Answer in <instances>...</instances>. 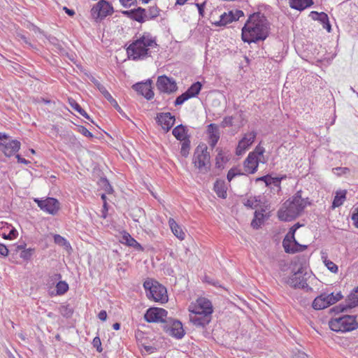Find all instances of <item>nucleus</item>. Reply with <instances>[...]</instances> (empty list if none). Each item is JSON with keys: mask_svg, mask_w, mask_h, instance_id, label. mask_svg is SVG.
<instances>
[{"mask_svg": "<svg viewBox=\"0 0 358 358\" xmlns=\"http://www.w3.org/2000/svg\"><path fill=\"white\" fill-rule=\"evenodd\" d=\"M270 24L266 16L257 12L251 14L242 28L241 38L245 43H257L269 34Z\"/></svg>", "mask_w": 358, "mask_h": 358, "instance_id": "obj_1", "label": "nucleus"}, {"mask_svg": "<svg viewBox=\"0 0 358 358\" xmlns=\"http://www.w3.org/2000/svg\"><path fill=\"white\" fill-rule=\"evenodd\" d=\"M156 40L150 33H144L134 41L127 48L129 59L136 61L143 60L151 56L150 48H156Z\"/></svg>", "mask_w": 358, "mask_h": 358, "instance_id": "obj_2", "label": "nucleus"}, {"mask_svg": "<svg viewBox=\"0 0 358 358\" xmlns=\"http://www.w3.org/2000/svg\"><path fill=\"white\" fill-rule=\"evenodd\" d=\"M308 198L301 196V191L296 192L294 195L287 200L278 210V215L282 221H291L296 218L310 203Z\"/></svg>", "mask_w": 358, "mask_h": 358, "instance_id": "obj_3", "label": "nucleus"}, {"mask_svg": "<svg viewBox=\"0 0 358 358\" xmlns=\"http://www.w3.org/2000/svg\"><path fill=\"white\" fill-rule=\"evenodd\" d=\"M143 287L148 299L161 303L168 301L169 298L166 287L157 281L147 280L143 282Z\"/></svg>", "mask_w": 358, "mask_h": 358, "instance_id": "obj_4", "label": "nucleus"}, {"mask_svg": "<svg viewBox=\"0 0 358 358\" xmlns=\"http://www.w3.org/2000/svg\"><path fill=\"white\" fill-rule=\"evenodd\" d=\"M192 163L202 173H207L210 169V156L206 144H199L194 150Z\"/></svg>", "mask_w": 358, "mask_h": 358, "instance_id": "obj_5", "label": "nucleus"}, {"mask_svg": "<svg viewBox=\"0 0 358 358\" xmlns=\"http://www.w3.org/2000/svg\"><path fill=\"white\" fill-rule=\"evenodd\" d=\"M329 328L336 332L351 331L358 328V322L355 315H345L342 317L332 318L329 322Z\"/></svg>", "mask_w": 358, "mask_h": 358, "instance_id": "obj_6", "label": "nucleus"}, {"mask_svg": "<svg viewBox=\"0 0 358 358\" xmlns=\"http://www.w3.org/2000/svg\"><path fill=\"white\" fill-rule=\"evenodd\" d=\"M168 312L162 308L151 307L149 308L145 315L144 319L149 323H162L164 324L167 319Z\"/></svg>", "mask_w": 358, "mask_h": 358, "instance_id": "obj_7", "label": "nucleus"}, {"mask_svg": "<svg viewBox=\"0 0 358 358\" xmlns=\"http://www.w3.org/2000/svg\"><path fill=\"white\" fill-rule=\"evenodd\" d=\"M162 327L168 335L177 339L182 338L185 335L182 324L179 320L169 317Z\"/></svg>", "mask_w": 358, "mask_h": 358, "instance_id": "obj_8", "label": "nucleus"}, {"mask_svg": "<svg viewBox=\"0 0 358 358\" xmlns=\"http://www.w3.org/2000/svg\"><path fill=\"white\" fill-rule=\"evenodd\" d=\"M310 276V273L301 267L289 277L287 284L294 288H307L308 287L307 280Z\"/></svg>", "mask_w": 358, "mask_h": 358, "instance_id": "obj_9", "label": "nucleus"}, {"mask_svg": "<svg viewBox=\"0 0 358 358\" xmlns=\"http://www.w3.org/2000/svg\"><path fill=\"white\" fill-rule=\"evenodd\" d=\"M91 13L94 17L103 19L113 13V8L106 0H100L92 7Z\"/></svg>", "mask_w": 358, "mask_h": 358, "instance_id": "obj_10", "label": "nucleus"}, {"mask_svg": "<svg viewBox=\"0 0 358 358\" xmlns=\"http://www.w3.org/2000/svg\"><path fill=\"white\" fill-rule=\"evenodd\" d=\"M38 206L43 211L55 215L60 208V204L57 199L52 197H48L46 199H34Z\"/></svg>", "mask_w": 358, "mask_h": 358, "instance_id": "obj_11", "label": "nucleus"}, {"mask_svg": "<svg viewBox=\"0 0 358 358\" xmlns=\"http://www.w3.org/2000/svg\"><path fill=\"white\" fill-rule=\"evenodd\" d=\"M156 85L161 92L166 94H171L178 90L176 80L166 76H159Z\"/></svg>", "mask_w": 358, "mask_h": 358, "instance_id": "obj_12", "label": "nucleus"}, {"mask_svg": "<svg viewBox=\"0 0 358 358\" xmlns=\"http://www.w3.org/2000/svg\"><path fill=\"white\" fill-rule=\"evenodd\" d=\"M189 311L192 313H202L206 315L212 316L213 312L211 301L204 297H200L196 300V304L193 308H189Z\"/></svg>", "mask_w": 358, "mask_h": 358, "instance_id": "obj_13", "label": "nucleus"}, {"mask_svg": "<svg viewBox=\"0 0 358 358\" xmlns=\"http://www.w3.org/2000/svg\"><path fill=\"white\" fill-rule=\"evenodd\" d=\"M256 136L257 133L255 131L245 134L238 142L236 149V154L237 155H242L253 143Z\"/></svg>", "mask_w": 358, "mask_h": 358, "instance_id": "obj_14", "label": "nucleus"}, {"mask_svg": "<svg viewBox=\"0 0 358 358\" xmlns=\"http://www.w3.org/2000/svg\"><path fill=\"white\" fill-rule=\"evenodd\" d=\"M151 83V80H148L145 83L141 82L133 85L132 88L146 99L150 100L154 96Z\"/></svg>", "mask_w": 358, "mask_h": 358, "instance_id": "obj_15", "label": "nucleus"}, {"mask_svg": "<svg viewBox=\"0 0 358 358\" xmlns=\"http://www.w3.org/2000/svg\"><path fill=\"white\" fill-rule=\"evenodd\" d=\"M259 162L265 163L266 162L260 158H255L254 154H248L243 162L245 173L248 174L255 173L257 171Z\"/></svg>", "mask_w": 358, "mask_h": 358, "instance_id": "obj_16", "label": "nucleus"}, {"mask_svg": "<svg viewBox=\"0 0 358 358\" xmlns=\"http://www.w3.org/2000/svg\"><path fill=\"white\" fill-rule=\"evenodd\" d=\"M156 120L158 124L167 132L173 126L176 119L170 113H161L157 114Z\"/></svg>", "mask_w": 358, "mask_h": 358, "instance_id": "obj_17", "label": "nucleus"}, {"mask_svg": "<svg viewBox=\"0 0 358 358\" xmlns=\"http://www.w3.org/2000/svg\"><path fill=\"white\" fill-rule=\"evenodd\" d=\"M212 316L202 313H192L189 315L190 322L196 327L205 328L211 321Z\"/></svg>", "mask_w": 358, "mask_h": 358, "instance_id": "obj_18", "label": "nucleus"}, {"mask_svg": "<svg viewBox=\"0 0 358 358\" xmlns=\"http://www.w3.org/2000/svg\"><path fill=\"white\" fill-rule=\"evenodd\" d=\"M122 14L140 23H143L146 21L145 9L141 7L124 10L122 11Z\"/></svg>", "mask_w": 358, "mask_h": 358, "instance_id": "obj_19", "label": "nucleus"}, {"mask_svg": "<svg viewBox=\"0 0 358 358\" xmlns=\"http://www.w3.org/2000/svg\"><path fill=\"white\" fill-rule=\"evenodd\" d=\"M293 239L294 245L293 247H290L291 240L288 238L287 236L284 238L282 241V246L284 248L285 251L287 253L294 254L298 252H302L307 248V245L299 244L294 238V236L291 237Z\"/></svg>", "mask_w": 358, "mask_h": 358, "instance_id": "obj_20", "label": "nucleus"}, {"mask_svg": "<svg viewBox=\"0 0 358 358\" xmlns=\"http://www.w3.org/2000/svg\"><path fill=\"white\" fill-rule=\"evenodd\" d=\"M92 82L96 86L99 91L103 94V96L110 103V104L119 112L122 113V110L118 105L117 101L113 99L111 94L108 92L106 88L101 84L97 80L93 78L91 80Z\"/></svg>", "mask_w": 358, "mask_h": 358, "instance_id": "obj_21", "label": "nucleus"}, {"mask_svg": "<svg viewBox=\"0 0 358 358\" xmlns=\"http://www.w3.org/2000/svg\"><path fill=\"white\" fill-rule=\"evenodd\" d=\"M21 143L17 140H12L9 143H0L1 150L6 157H11L14 155L20 149Z\"/></svg>", "mask_w": 358, "mask_h": 358, "instance_id": "obj_22", "label": "nucleus"}, {"mask_svg": "<svg viewBox=\"0 0 358 358\" xmlns=\"http://www.w3.org/2000/svg\"><path fill=\"white\" fill-rule=\"evenodd\" d=\"M209 145L214 148L220 139V131L217 124L211 123L208 126Z\"/></svg>", "mask_w": 358, "mask_h": 358, "instance_id": "obj_23", "label": "nucleus"}, {"mask_svg": "<svg viewBox=\"0 0 358 358\" xmlns=\"http://www.w3.org/2000/svg\"><path fill=\"white\" fill-rule=\"evenodd\" d=\"M289 3L292 8L301 11L310 7L314 2L313 0H289Z\"/></svg>", "mask_w": 358, "mask_h": 358, "instance_id": "obj_24", "label": "nucleus"}, {"mask_svg": "<svg viewBox=\"0 0 358 358\" xmlns=\"http://www.w3.org/2000/svg\"><path fill=\"white\" fill-rule=\"evenodd\" d=\"M122 243L126 244L128 246L133 247L137 250H143V248L141 245L138 243L129 233L124 232L122 237Z\"/></svg>", "mask_w": 358, "mask_h": 358, "instance_id": "obj_25", "label": "nucleus"}, {"mask_svg": "<svg viewBox=\"0 0 358 358\" xmlns=\"http://www.w3.org/2000/svg\"><path fill=\"white\" fill-rule=\"evenodd\" d=\"M187 133V131L186 127L182 124L178 125L172 130V134L177 140L180 141L189 138V136H188Z\"/></svg>", "mask_w": 358, "mask_h": 358, "instance_id": "obj_26", "label": "nucleus"}, {"mask_svg": "<svg viewBox=\"0 0 358 358\" xmlns=\"http://www.w3.org/2000/svg\"><path fill=\"white\" fill-rule=\"evenodd\" d=\"M169 224L173 234L180 240H184L185 237V234L182 231L181 227L174 220V219L170 218L169 220Z\"/></svg>", "mask_w": 358, "mask_h": 358, "instance_id": "obj_27", "label": "nucleus"}, {"mask_svg": "<svg viewBox=\"0 0 358 358\" xmlns=\"http://www.w3.org/2000/svg\"><path fill=\"white\" fill-rule=\"evenodd\" d=\"M214 191L217 194V196L222 199H226L227 194V188L225 186V183L223 180H217L214 183Z\"/></svg>", "mask_w": 358, "mask_h": 358, "instance_id": "obj_28", "label": "nucleus"}, {"mask_svg": "<svg viewBox=\"0 0 358 358\" xmlns=\"http://www.w3.org/2000/svg\"><path fill=\"white\" fill-rule=\"evenodd\" d=\"M346 190H340L336 192L332 202V208H336L343 205L346 199Z\"/></svg>", "mask_w": 358, "mask_h": 358, "instance_id": "obj_29", "label": "nucleus"}, {"mask_svg": "<svg viewBox=\"0 0 358 358\" xmlns=\"http://www.w3.org/2000/svg\"><path fill=\"white\" fill-rule=\"evenodd\" d=\"M46 38L49 43L55 48V51L62 55L66 53V50L62 46L61 42L56 37L49 35L46 36Z\"/></svg>", "mask_w": 358, "mask_h": 358, "instance_id": "obj_30", "label": "nucleus"}, {"mask_svg": "<svg viewBox=\"0 0 358 358\" xmlns=\"http://www.w3.org/2000/svg\"><path fill=\"white\" fill-rule=\"evenodd\" d=\"M202 89L201 83L197 81L194 83L186 91L185 93L189 96V99L196 97L200 93Z\"/></svg>", "mask_w": 358, "mask_h": 358, "instance_id": "obj_31", "label": "nucleus"}, {"mask_svg": "<svg viewBox=\"0 0 358 358\" xmlns=\"http://www.w3.org/2000/svg\"><path fill=\"white\" fill-rule=\"evenodd\" d=\"M358 292H355L354 290L352 292H351L348 296V298L345 301V307H347L348 309L353 308L356 306H358Z\"/></svg>", "mask_w": 358, "mask_h": 358, "instance_id": "obj_32", "label": "nucleus"}, {"mask_svg": "<svg viewBox=\"0 0 358 358\" xmlns=\"http://www.w3.org/2000/svg\"><path fill=\"white\" fill-rule=\"evenodd\" d=\"M312 306L315 310H322L328 307V302L326 301L323 294H321L313 300Z\"/></svg>", "mask_w": 358, "mask_h": 358, "instance_id": "obj_33", "label": "nucleus"}, {"mask_svg": "<svg viewBox=\"0 0 358 358\" xmlns=\"http://www.w3.org/2000/svg\"><path fill=\"white\" fill-rule=\"evenodd\" d=\"M234 21L233 18V10L229 11L228 13H224L220 17V20L215 23L217 26H225L227 24Z\"/></svg>", "mask_w": 358, "mask_h": 358, "instance_id": "obj_34", "label": "nucleus"}, {"mask_svg": "<svg viewBox=\"0 0 358 358\" xmlns=\"http://www.w3.org/2000/svg\"><path fill=\"white\" fill-rule=\"evenodd\" d=\"M264 215L262 211L256 210L254 213V218L251 222V226L253 229H259L264 222Z\"/></svg>", "mask_w": 358, "mask_h": 358, "instance_id": "obj_35", "label": "nucleus"}, {"mask_svg": "<svg viewBox=\"0 0 358 358\" xmlns=\"http://www.w3.org/2000/svg\"><path fill=\"white\" fill-rule=\"evenodd\" d=\"M69 103L75 110L79 113L82 116H83L87 120H91V122H93V121L91 120L88 114L85 112L84 109L82 108V107L79 105V103H77L76 100H74L73 99H69Z\"/></svg>", "mask_w": 358, "mask_h": 358, "instance_id": "obj_36", "label": "nucleus"}, {"mask_svg": "<svg viewBox=\"0 0 358 358\" xmlns=\"http://www.w3.org/2000/svg\"><path fill=\"white\" fill-rule=\"evenodd\" d=\"M59 313L65 318H70L73 314V308L69 304H62L59 308Z\"/></svg>", "mask_w": 358, "mask_h": 358, "instance_id": "obj_37", "label": "nucleus"}, {"mask_svg": "<svg viewBox=\"0 0 358 358\" xmlns=\"http://www.w3.org/2000/svg\"><path fill=\"white\" fill-rule=\"evenodd\" d=\"M323 296H324L326 301L328 302V306L334 304L343 298L341 292L336 293V295H334L333 292L331 294L323 293Z\"/></svg>", "mask_w": 358, "mask_h": 358, "instance_id": "obj_38", "label": "nucleus"}, {"mask_svg": "<svg viewBox=\"0 0 358 358\" xmlns=\"http://www.w3.org/2000/svg\"><path fill=\"white\" fill-rule=\"evenodd\" d=\"M159 13L160 9L157 6H150L148 10L145 9L146 21L155 19Z\"/></svg>", "mask_w": 358, "mask_h": 358, "instance_id": "obj_39", "label": "nucleus"}, {"mask_svg": "<svg viewBox=\"0 0 358 358\" xmlns=\"http://www.w3.org/2000/svg\"><path fill=\"white\" fill-rule=\"evenodd\" d=\"M317 21L322 24L324 29H325L328 32H331V26L327 13L321 12Z\"/></svg>", "mask_w": 358, "mask_h": 358, "instance_id": "obj_40", "label": "nucleus"}, {"mask_svg": "<svg viewBox=\"0 0 358 358\" xmlns=\"http://www.w3.org/2000/svg\"><path fill=\"white\" fill-rule=\"evenodd\" d=\"M190 139L189 138H186L181 141L180 154L184 157H187L190 150Z\"/></svg>", "mask_w": 358, "mask_h": 358, "instance_id": "obj_41", "label": "nucleus"}, {"mask_svg": "<svg viewBox=\"0 0 358 358\" xmlns=\"http://www.w3.org/2000/svg\"><path fill=\"white\" fill-rule=\"evenodd\" d=\"M56 295H63L69 290V285L66 281L59 280L55 286Z\"/></svg>", "mask_w": 358, "mask_h": 358, "instance_id": "obj_42", "label": "nucleus"}, {"mask_svg": "<svg viewBox=\"0 0 358 358\" xmlns=\"http://www.w3.org/2000/svg\"><path fill=\"white\" fill-rule=\"evenodd\" d=\"M260 203L259 196H254L249 198L245 203L244 205L251 209L256 208Z\"/></svg>", "mask_w": 358, "mask_h": 358, "instance_id": "obj_43", "label": "nucleus"}, {"mask_svg": "<svg viewBox=\"0 0 358 358\" xmlns=\"http://www.w3.org/2000/svg\"><path fill=\"white\" fill-rule=\"evenodd\" d=\"M54 241L56 244L60 246H64L66 249L71 248L69 242H68L66 238L59 234H55L54 236Z\"/></svg>", "mask_w": 358, "mask_h": 358, "instance_id": "obj_44", "label": "nucleus"}, {"mask_svg": "<svg viewBox=\"0 0 358 358\" xmlns=\"http://www.w3.org/2000/svg\"><path fill=\"white\" fill-rule=\"evenodd\" d=\"M35 249L34 248H28L26 250H23L20 253V257L25 261H29L31 259L32 255H34Z\"/></svg>", "mask_w": 358, "mask_h": 358, "instance_id": "obj_45", "label": "nucleus"}, {"mask_svg": "<svg viewBox=\"0 0 358 358\" xmlns=\"http://www.w3.org/2000/svg\"><path fill=\"white\" fill-rule=\"evenodd\" d=\"M17 235H18L17 231L14 227H11L9 230L8 234H6V233H3L2 234V236L5 239L12 240V239L15 238L17 236Z\"/></svg>", "mask_w": 358, "mask_h": 358, "instance_id": "obj_46", "label": "nucleus"}, {"mask_svg": "<svg viewBox=\"0 0 358 358\" xmlns=\"http://www.w3.org/2000/svg\"><path fill=\"white\" fill-rule=\"evenodd\" d=\"M243 173L236 168H231L227 173V178L230 182L234 177L241 176Z\"/></svg>", "mask_w": 358, "mask_h": 358, "instance_id": "obj_47", "label": "nucleus"}, {"mask_svg": "<svg viewBox=\"0 0 358 358\" xmlns=\"http://www.w3.org/2000/svg\"><path fill=\"white\" fill-rule=\"evenodd\" d=\"M332 172L338 176L350 173V169L348 167H336L332 169Z\"/></svg>", "mask_w": 358, "mask_h": 358, "instance_id": "obj_48", "label": "nucleus"}, {"mask_svg": "<svg viewBox=\"0 0 358 358\" xmlns=\"http://www.w3.org/2000/svg\"><path fill=\"white\" fill-rule=\"evenodd\" d=\"M348 310V309L347 308V307H345V303H340L339 305L333 307L332 308H331L330 313L338 314L340 313H343L345 311H347Z\"/></svg>", "mask_w": 358, "mask_h": 358, "instance_id": "obj_49", "label": "nucleus"}, {"mask_svg": "<svg viewBox=\"0 0 358 358\" xmlns=\"http://www.w3.org/2000/svg\"><path fill=\"white\" fill-rule=\"evenodd\" d=\"M188 99H189V96H187V94L185 92L184 93H182V94H180L176 99V100L174 101V104H175V106H180L185 101H187Z\"/></svg>", "mask_w": 358, "mask_h": 358, "instance_id": "obj_50", "label": "nucleus"}, {"mask_svg": "<svg viewBox=\"0 0 358 358\" xmlns=\"http://www.w3.org/2000/svg\"><path fill=\"white\" fill-rule=\"evenodd\" d=\"M265 152V149L264 147L261 146L260 145H258L256 146L255 150L252 152H250L249 154H254L255 158H259V157H264L263 155Z\"/></svg>", "mask_w": 358, "mask_h": 358, "instance_id": "obj_51", "label": "nucleus"}, {"mask_svg": "<svg viewBox=\"0 0 358 358\" xmlns=\"http://www.w3.org/2000/svg\"><path fill=\"white\" fill-rule=\"evenodd\" d=\"M62 278V275L60 273H54L49 276L48 280L47 285H54L57 280H59Z\"/></svg>", "mask_w": 358, "mask_h": 358, "instance_id": "obj_52", "label": "nucleus"}, {"mask_svg": "<svg viewBox=\"0 0 358 358\" xmlns=\"http://www.w3.org/2000/svg\"><path fill=\"white\" fill-rule=\"evenodd\" d=\"M271 178H272V176L269 174H267L266 176H263L257 178L255 179V181L256 182L263 181L265 182L266 186L269 187L271 186Z\"/></svg>", "mask_w": 358, "mask_h": 358, "instance_id": "obj_53", "label": "nucleus"}, {"mask_svg": "<svg viewBox=\"0 0 358 358\" xmlns=\"http://www.w3.org/2000/svg\"><path fill=\"white\" fill-rule=\"evenodd\" d=\"M233 116L225 117L221 122V127L225 128L227 127H231L233 125Z\"/></svg>", "mask_w": 358, "mask_h": 358, "instance_id": "obj_54", "label": "nucleus"}, {"mask_svg": "<svg viewBox=\"0 0 358 358\" xmlns=\"http://www.w3.org/2000/svg\"><path fill=\"white\" fill-rule=\"evenodd\" d=\"M78 131L83 136L88 137V138H92L93 134L84 126H78Z\"/></svg>", "mask_w": 358, "mask_h": 358, "instance_id": "obj_55", "label": "nucleus"}, {"mask_svg": "<svg viewBox=\"0 0 358 358\" xmlns=\"http://www.w3.org/2000/svg\"><path fill=\"white\" fill-rule=\"evenodd\" d=\"M324 262L325 265L329 271L333 273H336L338 271V266L333 262L330 260H326Z\"/></svg>", "mask_w": 358, "mask_h": 358, "instance_id": "obj_56", "label": "nucleus"}, {"mask_svg": "<svg viewBox=\"0 0 358 358\" xmlns=\"http://www.w3.org/2000/svg\"><path fill=\"white\" fill-rule=\"evenodd\" d=\"M93 346L96 348V350L99 352H102L103 349L101 348V342L99 337L96 336L93 339L92 341Z\"/></svg>", "mask_w": 358, "mask_h": 358, "instance_id": "obj_57", "label": "nucleus"}, {"mask_svg": "<svg viewBox=\"0 0 358 358\" xmlns=\"http://www.w3.org/2000/svg\"><path fill=\"white\" fill-rule=\"evenodd\" d=\"M101 182L103 184L105 190L107 193L110 194L113 192L112 186L110 185L108 180L106 178H102Z\"/></svg>", "mask_w": 358, "mask_h": 358, "instance_id": "obj_58", "label": "nucleus"}, {"mask_svg": "<svg viewBox=\"0 0 358 358\" xmlns=\"http://www.w3.org/2000/svg\"><path fill=\"white\" fill-rule=\"evenodd\" d=\"M281 182L279 181V180L277 178L272 177L271 181V185H273L274 187L278 188V193H279L281 191Z\"/></svg>", "mask_w": 358, "mask_h": 358, "instance_id": "obj_59", "label": "nucleus"}, {"mask_svg": "<svg viewBox=\"0 0 358 358\" xmlns=\"http://www.w3.org/2000/svg\"><path fill=\"white\" fill-rule=\"evenodd\" d=\"M352 220H353L354 225L358 228V207L354 210L352 215Z\"/></svg>", "mask_w": 358, "mask_h": 358, "instance_id": "obj_60", "label": "nucleus"}, {"mask_svg": "<svg viewBox=\"0 0 358 358\" xmlns=\"http://www.w3.org/2000/svg\"><path fill=\"white\" fill-rule=\"evenodd\" d=\"M206 2H203L202 3H196V6L198 8L199 14L200 16L203 17L204 15V7H205Z\"/></svg>", "mask_w": 358, "mask_h": 358, "instance_id": "obj_61", "label": "nucleus"}, {"mask_svg": "<svg viewBox=\"0 0 358 358\" xmlns=\"http://www.w3.org/2000/svg\"><path fill=\"white\" fill-rule=\"evenodd\" d=\"M8 252L7 247L3 244L0 243V255L3 257H6L8 255Z\"/></svg>", "mask_w": 358, "mask_h": 358, "instance_id": "obj_62", "label": "nucleus"}, {"mask_svg": "<svg viewBox=\"0 0 358 358\" xmlns=\"http://www.w3.org/2000/svg\"><path fill=\"white\" fill-rule=\"evenodd\" d=\"M244 15V13L241 10H236L233 11V18H234V21L239 20V18Z\"/></svg>", "mask_w": 358, "mask_h": 358, "instance_id": "obj_63", "label": "nucleus"}, {"mask_svg": "<svg viewBox=\"0 0 358 358\" xmlns=\"http://www.w3.org/2000/svg\"><path fill=\"white\" fill-rule=\"evenodd\" d=\"M98 318L101 321H106L107 319V313L106 310H102L98 314Z\"/></svg>", "mask_w": 358, "mask_h": 358, "instance_id": "obj_64", "label": "nucleus"}]
</instances>
